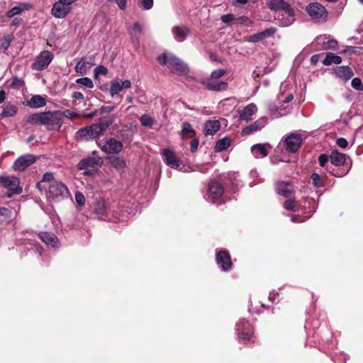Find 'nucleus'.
<instances>
[{"label":"nucleus","instance_id":"4468645a","mask_svg":"<svg viewBox=\"0 0 363 363\" xmlns=\"http://www.w3.org/2000/svg\"><path fill=\"white\" fill-rule=\"evenodd\" d=\"M162 157L165 164L172 169H178L181 161L179 160L175 152L169 148H164L162 151Z\"/></svg>","mask_w":363,"mask_h":363},{"label":"nucleus","instance_id":"cd10ccee","mask_svg":"<svg viewBox=\"0 0 363 363\" xmlns=\"http://www.w3.org/2000/svg\"><path fill=\"white\" fill-rule=\"evenodd\" d=\"M293 191L292 186L289 182H279L277 185V192L278 194L289 197Z\"/></svg>","mask_w":363,"mask_h":363},{"label":"nucleus","instance_id":"ddd939ff","mask_svg":"<svg viewBox=\"0 0 363 363\" xmlns=\"http://www.w3.org/2000/svg\"><path fill=\"white\" fill-rule=\"evenodd\" d=\"M36 161V158L31 154L24 155L15 160L12 168L14 171L23 172Z\"/></svg>","mask_w":363,"mask_h":363},{"label":"nucleus","instance_id":"c03bdc74","mask_svg":"<svg viewBox=\"0 0 363 363\" xmlns=\"http://www.w3.org/2000/svg\"><path fill=\"white\" fill-rule=\"evenodd\" d=\"M153 0H139L138 6L144 10H150L153 6Z\"/></svg>","mask_w":363,"mask_h":363},{"label":"nucleus","instance_id":"393cba45","mask_svg":"<svg viewBox=\"0 0 363 363\" xmlns=\"http://www.w3.org/2000/svg\"><path fill=\"white\" fill-rule=\"evenodd\" d=\"M257 111L255 104H250L246 106L240 113V119L242 121H249Z\"/></svg>","mask_w":363,"mask_h":363},{"label":"nucleus","instance_id":"4c0bfd02","mask_svg":"<svg viewBox=\"0 0 363 363\" xmlns=\"http://www.w3.org/2000/svg\"><path fill=\"white\" fill-rule=\"evenodd\" d=\"M17 113V108L16 106L13 104H6L2 111L1 116L2 117H12L15 116Z\"/></svg>","mask_w":363,"mask_h":363},{"label":"nucleus","instance_id":"a878e982","mask_svg":"<svg viewBox=\"0 0 363 363\" xmlns=\"http://www.w3.org/2000/svg\"><path fill=\"white\" fill-rule=\"evenodd\" d=\"M142 26L136 22L133 25V27L128 30V33L131 36L133 45L138 48L139 46V38L142 33Z\"/></svg>","mask_w":363,"mask_h":363},{"label":"nucleus","instance_id":"5701e85b","mask_svg":"<svg viewBox=\"0 0 363 363\" xmlns=\"http://www.w3.org/2000/svg\"><path fill=\"white\" fill-rule=\"evenodd\" d=\"M270 148L269 143L256 144L252 146L251 152L256 158H263L268 155Z\"/></svg>","mask_w":363,"mask_h":363},{"label":"nucleus","instance_id":"3c124183","mask_svg":"<svg viewBox=\"0 0 363 363\" xmlns=\"http://www.w3.org/2000/svg\"><path fill=\"white\" fill-rule=\"evenodd\" d=\"M225 73L226 71L224 69H216L212 72L210 78L213 79H218L222 77Z\"/></svg>","mask_w":363,"mask_h":363},{"label":"nucleus","instance_id":"052dcab7","mask_svg":"<svg viewBox=\"0 0 363 363\" xmlns=\"http://www.w3.org/2000/svg\"><path fill=\"white\" fill-rule=\"evenodd\" d=\"M169 56H167L166 54H162L157 57V61L160 64L167 66L169 62Z\"/></svg>","mask_w":363,"mask_h":363},{"label":"nucleus","instance_id":"5fc2aeb1","mask_svg":"<svg viewBox=\"0 0 363 363\" xmlns=\"http://www.w3.org/2000/svg\"><path fill=\"white\" fill-rule=\"evenodd\" d=\"M182 132L184 134L187 135L188 136L191 137L193 135L194 131L190 124L184 123L183 125Z\"/></svg>","mask_w":363,"mask_h":363},{"label":"nucleus","instance_id":"338daca9","mask_svg":"<svg viewBox=\"0 0 363 363\" xmlns=\"http://www.w3.org/2000/svg\"><path fill=\"white\" fill-rule=\"evenodd\" d=\"M114 106H101L100 110H101V112L102 113H111V111H113L114 109Z\"/></svg>","mask_w":363,"mask_h":363},{"label":"nucleus","instance_id":"6e6552de","mask_svg":"<svg viewBox=\"0 0 363 363\" xmlns=\"http://www.w3.org/2000/svg\"><path fill=\"white\" fill-rule=\"evenodd\" d=\"M274 18L278 24L282 27H286L291 25L294 21V11L291 6L282 9L274 15Z\"/></svg>","mask_w":363,"mask_h":363},{"label":"nucleus","instance_id":"0e129e2a","mask_svg":"<svg viewBox=\"0 0 363 363\" xmlns=\"http://www.w3.org/2000/svg\"><path fill=\"white\" fill-rule=\"evenodd\" d=\"M328 171L332 174L333 175L337 177H342L345 176L347 173H348V171H346V172H343L342 171L337 170L335 171V169H328Z\"/></svg>","mask_w":363,"mask_h":363},{"label":"nucleus","instance_id":"423d86ee","mask_svg":"<svg viewBox=\"0 0 363 363\" xmlns=\"http://www.w3.org/2000/svg\"><path fill=\"white\" fill-rule=\"evenodd\" d=\"M306 11L313 21L323 22L327 19L328 12L325 8L319 3L309 4L306 6Z\"/></svg>","mask_w":363,"mask_h":363},{"label":"nucleus","instance_id":"473e14b6","mask_svg":"<svg viewBox=\"0 0 363 363\" xmlns=\"http://www.w3.org/2000/svg\"><path fill=\"white\" fill-rule=\"evenodd\" d=\"M45 104V99L40 95H35L32 96L30 101L26 104L27 106L34 108L43 107Z\"/></svg>","mask_w":363,"mask_h":363},{"label":"nucleus","instance_id":"6ab92c4d","mask_svg":"<svg viewBox=\"0 0 363 363\" xmlns=\"http://www.w3.org/2000/svg\"><path fill=\"white\" fill-rule=\"evenodd\" d=\"M202 83L208 90L215 91L226 90L228 86V83L225 82H218L217 79L211 78L204 79Z\"/></svg>","mask_w":363,"mask_h":363},{"label":"nucleus","instance_id":"a211bd4d","mask_svg":"<svg viewBox=\"0 0 363 363\" xmlns=\"http://www.w3.org/2000/svg\"><path fill=\"white\" fill-rule=\"evenodd\" d=\"M101 148L106 153H118L122 150L123 145L115 138H109Z\"/></svg>","mask_w":363,"mask_h":363},{"label":"nucleus","instance_id":"09e8293b","mask_svg":"<svg viewBox=\"0 0 363 363\" xmlns=\"http://www.w3.org/2000/svg\"><path fill=\"white\" fill-rule=\"evenodd\" d=\"M311 179L313 181V184L316 187H320L323 186V182L321 181L320 177L317 173H313L311 175Z\"/></svg>","mask_w":363,"mask_h":363},{"label":"nucleus","instance_id":"69168bd1","mask_svg":"<svg viewBox=\"0 0 363 363\" xmlns=\"http://www.w3.org/2000/svg\"><path fill=\"white\" fill-rule=\"evenodd\" d=\"M336 144L340 147V148H345L347 147L348 143L345 138H337L336 140Z\"/></svg>","mask_w":363,"mask_h":363},{"label":"nucleus","instance_id":"a19ab883","mask_svg":"<svg viewBox=\"0 0 363 363\" xmlns=\"http://www.w3.org/2000/svg\"><path fill=\"white\" fill-rule=\"evenodd\" d=\"M12 36L11 35H4L3 38L1 39V48L4 50H6L12 41Z\"/></svg>","mask_w":363,"mask_h":363},{"label":"nucleus","instance_id":"774afa93","mask_svg":"<svg viewBox=\"0 0 363 363\" xmlns=\"http://www.w3.org/2000/svg\"><path fill=\"white\" fill-rule=\"evenodd\" d=\"M72 97L74 99H79V100H84V96L83 94L79 92V91H74L72 93Z\"/></svg>","mask_w":363,"mask_h":363},{"label":"nucleus","instance_id":"58836bf2","mask_svg":"<svg viewBox=\"0 0 363 363\" xmlns=\"http://www.w3.org/2000/svg\"><path fill=\"white\" fill-rule=\"evenodd\" d=\"M111 164L117 169H123L125 167V160L120 157H112L110 158Z\"/></svg>","mask_w":363,"mask_h":363},{"label":"nucleus","instance_id":"49530a36","mask_svg":"<svg viewBox=\"0 0 363 363\" xmlns=\"http://www.w3.org/2000/svg\"><path fill=\"white\" fill-rule=\"evenodd\" d=\"M351 85L356 90L363 91V83L358 77H355L352 80Z\"/></svg>","mask_w":363,"mask_h":363},{"label":"nucleus","instance_id":"864d4df0","mask_svg":"<svg viewBox=\"0 0 363 363\" xmlns=\"http://www.w3.org/2000/svg\"><path fill=\"white\" fill-rule=\"evenodd\" d=\"M75 200L77 204L82 206L85 203V197L84 194L79 191L75 193Z\"/></svg>","mask_w":363,"mask_h":363},{"label":"nucleus","instance_id":"bb28decb","mask_svg":"<svg viewBox=\"0 0 363 363\" xmlns=\"http://www.w3.org/2000/svg\"><path fill=\"white\" fill-rule=\"evenodd\" d=\"M39 238L46 245H50L53 247H57L59 245L57 238L52 233L41 232L39 233Z\"/></svg>","mask_w":363,"mask_h":363},{"label":"nucleus","instance_id":"1a4fd4ad","mask_svg":"<svg viewBox=\"0 0 363 363\" xmlns=\"http://www.w3.org/2000/svg\"><path fill=\"white\" fill-rule=\"evenodd\" d=\"M236 331L239 340L250 341L252 335V325L245 319H240L236 325Z\"/></svg>","mask_w":363,"mask_h":363},{"label":"nucleus","instance_id":"bf43d9fd","mask_svg":"<svg viewBox=\"0 0 363 363\" xmlns=\"http://www.w3.org/2000/svg\"><path fill=\"white\" fill-rule=\"evenodd\" d=\"M284 207L285 209L289 211H294L295 210V202L293 200H287L284 203Z\"/></svg>","mask_w":363,"mask_h":363},{"label":"nucleus","instance_id":"e2e57ef3","mask_svg":"<svg viewBox=\"0 0 363 363\" xmlns=\"http://www.w3.org/2000/svg\"><path fill=\"white\" fill-rule=\"evenodd\" d=\"M109 2H116V4L118 5V6L120 8V9L121 10H125V8H126V0H107Z\"/></svg>","mask_w":363,"mask_h":363},{"label":"nucleus","instance_id":"680f3d73","mask_svg":"<svg viewBox=\"0 0 363 363\" xmlns=\"http://www.w3.org/2000/svg\"><path fill=\"white\" fill-rule=\"evenodd\" d=\"M263 40L262 35H260V32L254 35H252L249 37L248 41L251 43H257Z\"/></svg>","mask_w":363,"mask_h":363},{"label":"nucleus","instance_id":"de8ad7c7","mask_svg":"<svg viewBox=\"0 0 363 363\" xmlns=\"http://www.w3.org/2000/svg\"><path fill=\"white\" fill-rule=\"evenodd\" d=\"M277 31V29L274 28H267L262 32H260V35H262L263 39L267 38L272 35H273Z\"/></svg>","mask_w":363,"mask_h":363},{"label":"nucleus","instance_id":"0eeeda50","mask_svg":"<svg viewBox=\"0 0 363 363\" xmlns=\"http://www.w3.org/2000/svg\"><path fill=\"white\" fill-rule=\"evenodd\" d=\"M103 164L102 159L99 157H86L78 163V169L84 170V174H91L96 168L101 167Z\"/></svg>","mask_w":363,"mask_h":363},{"label":"nucleus","instance_id":"f03ea898","mask_svg":"<svg viewBox=\"0 0 363 363\" xmlns=\"http://www.w3.org/2000/svg\"><path fill=\"white\" fill-rule=\"evenodd\" d=\"M69 191L67 187L61 182L53 181L49 186L47 198L50 202H59L67 198Z\"/></svg>","mask_w":363,"mask_h":363},{"label":"nucleus","instance_id":"9b49d317","mask_svg":"<svg viewBox=\"0 0 363 363\" xmlns=\"http://www.w3.org/2000/svg\"><path fill=\"white\" fill-rule=\"evenodd\" d=\"M286 150L289 152H296L300 148L303 139L300 134L292 133L283 140Z\"/></svg>","mask_w":363,"mask_h":363},{"label":"nucleus","instance_id":"e433bc0d","mask_svg":"<svg viewBox=\"0 0 363 363\" xmlns=\"http://www.w3.org/2000/svg\"><path fill=\"white\" fill-rule=\"evenodd\" d=\"M230 142L228 138L225 137L219 140L215 145V151L217 152L225 150L230 146Z\"/></svg>","mask_w":363,"mask_h":363},{"label":"nucleus","instance_id":"f257e3e1","mask_svg":"<svg viewBox=\"0 0 363 363\" xmlns=\"http://www.w3.org/2000/svg\"><path fill=\"white\" fill-rule=\"evenodd\" d=\"M32 124H42L51 130H57L62 125L61 111H48L30 115L27 119Z\"/></svg>","mask_w":363,"mask_h":363},{"label":"nucleus","instance_id":"f704fd0d","mask_svg":"<svg viewBox=\"0 0 363 363\" xmlns=\"http://www.w3.org/2000/svg\"><path fill=\"white\" fill-rule=\"evenodd\" d=\"M290 5L284 0H270L269 4V8L275 11V14L282 9L287 8Z\"/></svg>","mask_w":363,"mask_h":363},{"label":"nucleus","instance_id":"7ed1b4c3","mask_svg":"<svg viewBox=\"0 0 363 363\" xmlns=\"http://www.w3.org/2000/svg\"><path fill=\"white\" fill-rule=\"evenodd\" d=\"M109 125V123L101 124L95 123L88 127L82 128L77 132V135L84 140H89L99 136Z\"/></svg>","mask_w":363,"mask_h":363},{"label":"nucleus","instance_id":"412c9836","mask_svg":"<svg viewBox=\"0 0 363 363\" xmlns=\"http://www.w3.org/2000/svg\"><path fill=\"white\" fill-rule=\"evenodd\" d=\"M267 123V118L266 117H262L259 118L257 121L252 123L251 125L245 127L242 130V135H249L252 133L260 130Z\"/></svg>","mask_w":363,"mask_h":363},{"label":"nucleus","instance_id":"2f4dec72","mask_svg":"<svg viewBox=\"0 0 363 363\" xmlns=\"http://www.w3.org/2000/svg\"><path fill=\"white\" fill-rule=\"evenodd\" d=\"M220 128V123L218 120L208 121L205 125L206 135H214Z\"/></svg>","mask_w":363,"mask_h":363},{"label":"nucleus","instance_id":"20e7f679","mask_svg":"<svg viewBox=\"0 0 363 363\" xmlns=\"http://www.w3.org/2000/svg\"><path fill=\"white\" fill-rule=\"evenodd\" d=\"M0 184L9 190L5 196L11 197L13 194H20L22 193V188L20 187V180L14 176H0Z\"/></svg>","mask_w":363,"mask_h":363},{"label":"nucleus","instance_id":"9d476101","mask_svg":"<svg viewBox=\"0 0 363 363\" xmlns=\"http://www.w3.org/2000/svg\"><path fill=\"white\" fill-rule=\"evenodd\" d=\"M53 54L48 50L42 51L36 57L32 68L37 71H41L48 67L53 59Z\"/></svg>","mask_w":363,"mask_h":363},{"label":"nucleus","instance_id":"2eb2a0df","mask_svg":"<svg viewBox=\"0 0 363 363\" xmlns=\"http://www.w3.org/2000/svg\"><path fill=\"white\" fill-rule=\"evenodd\" d=\"M71 11L70 6L61 0L56 1L52 8L51 13L57 18H65Z\"/></svg>","mask_w":363,"mask_h":363},{"label":"nucleus","instance_id":"dca6fc26","mask_svg":"<svg viewBox=\"0 0 363 363\" xmlns=\"http://www.w3.org/2000/svg\"><path fill=\"white\" fill-rule=\"evenodd\" d=\"M216 261L221 269L228 271L232 267L230 256L226 250H220L216 256Z\"/></svg>","mask_w":363,"mask_h":363},{"label":"nucleus","instance_id":"8fccbe9b","mask_svg":"<svg viewBox=\"0 0 363 363\" xmlns=\"http://www.w3.org/2000/svg\"><path fill=\"white\" fill-rule=\"evenodd\" d=\"M107 73V68L103 65H99L94 69V75L96 77L99 75H106Z\"/></svg>","mask_w":363,"mask_h":363},{"label":"nucleus","instance_id":"4be33fe9","mask_svg":"<svg viewBox=\"0 0 363 363\" xmlns=\"http://www.w3.org/2000/svg\"><path fill=\"white\" fill-rule=\"evenodd\" d=\"M334 74L340 79L347 82L352 77L354 73L348 66H340L334 69Z\"/></svg>","mask_w":363,"mask_h":363},{"label":"nucleus","instance_id":"c9c22d12","mask_svg":"<svg viewBox=\"0 0 363 363\" xmlns=\"http://www.w3.org/2000/svg\"><path fill=\"white\" fill-rule=\"evenodd\" d=\"M342 62V59L340 56L333 54L332 52H328L325 59L323 61L324 65H330L332 64H340Z\"/></svg>","mask_w":363,"mask_h":363},{"label":"nucleus","instance_id":"39448f33","mask_svg":"<svg viewBox=\"0 0 363 363\" xmlns=\"http://www.w3.org/2000/svg\"><path fill=\"white\" fill-rule=\"evenodd\" d=\"M224 189L223 186L217 182L212 181L208 184L207 192L205 199L210 202L220 204V199L223 194Z\"/></svg>","mask_w":363,"mask_h":363},{"label":"nucleus","instance_id":"7c9ffc66","mask_svg":"<svg viewBox=\"0 0 363 363\" xmlns=\"http://www.w3.org/2000/svg\"><path fill=\"white\" fill-rule=\"evenodd\" d=\"M94 212L100 217L103 218L107 214L108 206L104 200L97 201L94 204Z\"/></svg>","mask_w":363,"mask_h":363},{"label":"nucleus","instance_id":"4d7b16f0","mask_svg":"<svg viewBox=\"0 0 363 363\" xmlns=\"http://www.w3.org/2000/svg\"><path fill=\"white\" fill-rule=\"evenodd\" d=\"M235 23L248 25V24H251L252 22L247 16H242L236 18Z\"/></svg>","mask_w":363,"mask_h":363},{"label":"nucleus","instance_id":"37998d69","mask_svg":"<svg viewBox=\"0 0 363 363\" xmlns=\"http://www.w3.org/2000/svg\"><path fill=\"white\" fill-rule=\"evenodd\" d=\"M328 160H329V157H328V156L326 154H321V155L318 157V162H319V164H320L322 167H325L327 169H333V168H332V167H329V166L328 165Z\"/></svg>","mask_w":363,"mask_h":363},{"label":"nucleus","instance_id":"f3484780","mask_svg":"<svg viewBox=\"0 0 363 363\" xmlns=\"http://www.w3.org/2000/svg\"><path fill=\"white\" fill-rule=\"evenodd\" d=\"M131 82L130 80L115 79L111 81L109 92L112 97L122 92L123 90L131 87Z\"/></svg>","mask_w":363,"mask_h":363},{"label":"nucleus","instance_id":"ea45409f","mask_svg":"<svg viewBox=\"0 0 363 363\" xmlns=\"http://www.w3.org/2000/svg\"><path fill=\"white\" fill-rule=\"evenodd\" d=\"M76 83L89 89H92L94 86L93 81L88 77L79 78L76 80Z\"/></svg>","mask_w":363,"mask_h":363},{"label":"nucleus","instance_id":"a18cd8bd","mask_svg":"<svg viewBox=\"0 0 363 363\" xmlns=\"http://www.w3.org/2000/svg\"><path fill=\"white\" fill-rule=\"evenodd\" d=\"M61 114H62V118L65 117L69 119H73V118H77L79 117V113H77V112H74V111H72L68 110V109L64 111L63 112H61Z\"/></svg>","mask_w":363,"mask_h":363},{"label":"nucleus","instance_id":"b1692460","mask_svg":"<svg viewBox=\"0 0 363 363\" xmlns=\"http://www.w3.org/2000/svg\"><path fill=\"white\" fill-rule=\"evenodd\" d=\"M172 33L176 40L184 41L189 33V29L185 26H177L172 28Z\"/></svg>","mask_w":363,"mask_h":363},{"label":"nucleus","instance_id":"f8f14e48","mask_svg":"<svg viewBox=\"0 0 363 363\" xmlns=\"http://www.w3.org/2000/svg\"><path fill=\"white\" fill-rule=\"evenodd\" d=\"M312 45L318 50H328L335 48L337 42L330 35H320L313 40Z\"/></svg>","mask_w":363,"mask_h":363},{"label":"nucleus","instance_id":"aec40b11","mask_svg":"<svg viewBox=\"0 0 363 363\" xmlns=\"http://www.w3.org/2000/svg\"><path fill=\"white\" fill-rule=\"evenodd\" d=\"M172 72H186V66L177 57L169 56V62L167 66Z\"/></svg>","mask_w":363,"mask_h":363},{"label":"nucleus","instance_id":"13d9d810","mask_svg":"<svg viewBox=\"0 0 363 363\" xmlns=\"http://www.w3.org/2000/svg\"><path fill=\"white\" fill-rule=\"evenodd\" d=\"M0 215L7 219H11V211L6 207L0 208Z\"/></svg>","mask_w":363,"mask_h":363},{"label":"nucleus","instance_id":"c756f323","mask_svg":"<svg viewBox=\"0 0 363 363\" xmlns=\"http://www.w3.org/2000/svg\"><path fill=\"white\" fill-rule=\"evenodd\" d=\"M31 8V5L28 3H22L19 5L13 7L11 9L6 12L7 18H12L16 15L21 13L24 11H28Z\"/></svg>","mask_w":363,"mask_h":363},{"label":"nucleus","instance_id":"603ef678","mask_svg":"<svg viewBox=\"0 0 363 363\" xmlns=\"http://www.w3.org/2000/svg\"><path fill=\"white\" fill-rule=\"evenodd\" d=\"M140 122L142 125L148 126L152 124L153 120L150 116L145 114L140 117Z\"/></svg>","mask_w":363,"mask_h":363},{"label":"nucleus","instance_id":"72a5a7b5","mask_svg":"<svg viewBox=\"0 0 363 363\" xmlns=\"http://www.w3.org/2000/svg\"><path fill=\"white\" fill-rule=\"evenodd\" d=\"M91 62L86 60L85 57H82L76 65L75 72L81 74H85L91 67Z\"/></svg>","mask_w":363,"mask_h":363},{"label":"nucleus","instance_id":"6e6d98bb","mask_svg":"<svg viewBox=\"0 0 363 363\" xmlns=\"http://www.w3.org/2000/svg\"><path fill=\"white\" fill-rule=\"evenodd\" d=\"M53 181H55L54 179V175L51 172H46L43 174V179H41L40 182H52Z\"/></svg>","mask_w":363,"mask_h":363},{"label":"nucleus","instance_id":"c85d7f7f","mask_svg":"<svg viewBox=\"0 0 363 363\" xmlns=\"http://www.w3.org/2000/svg\"><path fill=\"white\" fill-rule=\"evenodd\" d=\"M330 160L335 166H342L346 162V155L337 150H333L330 155Z\"/></svg>","mask_w":363,"mask_h":363},{"label":"nucleus","instance_id":"79ce46f5","mask_svg":"<svg viewBox=\"0 0 363 363\" xmlns=\"http://www.w3.org/2000/svg\"><path fill=\"white\" fill-rule=\"evenodd\" d=\"M235 19L236 18L232 13H228L220 17L221 21L228 25L235 23Z\"/></svg>","mask_w":363,"mask_h":363}]
</instances>
